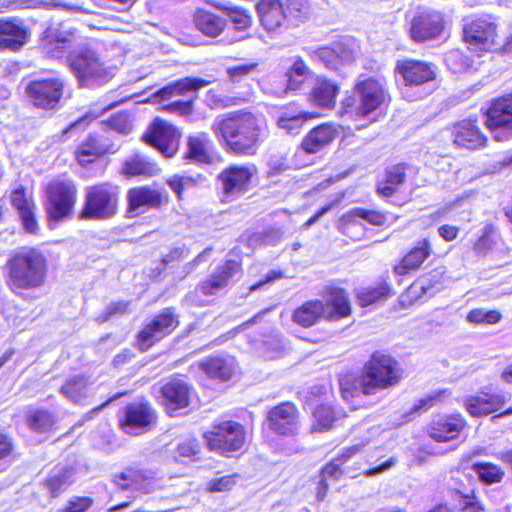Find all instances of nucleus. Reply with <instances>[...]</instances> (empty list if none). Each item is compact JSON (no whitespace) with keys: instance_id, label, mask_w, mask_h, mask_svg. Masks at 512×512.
<instances>
[{"instance_id":"f257e3e1","label":"nucleus","mask_w":512,"mask_h":512,"mask_svg":"<svg viewBox=\"0 0 512 512\" xmlns=\"http://www.w3.org/2000/svg\"><path fill=\"white\" fill-rule=\"evenodd\" d=\"M405 375L404 366L391 354H371L359 374L346 371L340 373L337 380L342 399L353 410H359L367 406L356 403L357 398L394 388L402 382Z\"/></svg>"},{"instance_id":"f03ea898","label":"nucleus","mask_w":512,"mask_h":512,"mask_svg":"<svg viewBox=\"0 0 512 512\" xmlns=\"http://www.w3.org/2000/svg\"><path fill=\"white\" fill-rule=\"evenodd\" d=\"M212 130L226 150L235 155H255L265 136L263 121L250 112H235L216 119Z\"/></svg>"},{"instance_id":"7ed1b4c3","label":"nucleus","mask_w":512,"mask_h":512,"mask_svg":"<svg viewBox=\"0 0 512 512\" xmlns=\"http://www.w3.org/2000/svg\"><path fill=\"white\" fill-rule=\"evenodd\" d=\"M47 272L45 255L32 247H22L12 252L3 266L5 284L17 296L25 291L41 289L46 283Z\"/></svg>"},{"instance_id":"20e7f679","label":"nucleus","mask_w":512,"mask_h":512,"mask_svg":"<svg viewBox=\"0 0 512 512\" xmlns=\"http://www.w3.org/2000/svg\"><path fill=\"white\" fill-rule=\"evenodd\" d=\"M351 306L347 293L342 288H332L326 304L320 300L304 303L293 313V321L303 327L314 325L321 317L338 320L349 316Z\"/></svg>"},{"instance_id":"39448f33","label":"nucleus","mask_w":512,"mask_h":512,"mask_svg":"<svg viewBox=\"0 0 512 512\" xmlns=\"http://www.w3.org/2000/svg\"><path fill=\"white\" fill-rule=\"evenodd\" d=\"M203 439L209 451L229 457L247 444V427L232 419L219 420L203 433Z\"/></svg>"},{"instance_id":"423d86ee","label":"nucleus","mask_w":512,"mask_h":512,"mask_svg":"<svg viewBox=\"0 0 512 512\" xmlns=\"http://www.w3.org/2000/svg\"><path fill=\"white\" fill-rule=\"evenodd\" d=\"M395 71L402 77V96L409 101H416L432 91V82L436 78L434 66L430 63L404 59L397 61Z\"/></svg>"},{"instance_id":"0eeeda50","label":"nucleus","mask_w":512,"mask_h":512,"mask_svg":"<svg viewBox=\"0 0 512 512\" xmlns=\"http://www.w3.org/2000/svg\"><path fill=\"white\" fill-rule=\"evenodd\" d=\"M362 449V444L345 447L338 455L322 466L315 488L318 501H323L326 498L331 482H337L345 475L350 478H356L361 475V462H355L353 465H348V463Z\"/></svg>"},{"instance_id":"6e6552de","label":"nucleus","mask_w":512,"mask_h":512,"mask_svg":"<svg viewBox=\"0 0 512 512\" xmlns=\"http://www.w3.org/2000/svg\"><path fill=\"white\" fill-rule=\"evenodd\" d=\"M118 187L109 183L89 186L85 189L84 204L79 220H107L118 212Z\"/></svg>"},{"instance_id":"1a4fd4ad","label":"nucleus","mask_w":512,"mask_h":512,"mask_svg":"<svg viewBox=\"0 0 512 512\" xmlns=\"http://www.w3.org/2000/svg\"><path fill=\"white\" fill-rule=\"evenodd\" d=\"M119 429L127 435L139 436L155 428L158 415L147 398H140L124 405L117 415Z\"/></svg>"},{"instance_id":"9d476101","label":"nucleus","mask_w":512,"mask_h":512,"mask_svg":"<svg viewBox=\"0 0 512 512\" xmlns=\"http://www.w3.org/2000/svg\"><path fill=\"white\" fill-rule=\"evenodd\" d=\"M68 63L81 86H93L106 82L109 71L97 53L88 46H80L69 52Z\"/></svg>"},{"instance_id":"9b49d317","label":"nucleus","mask_w":512,"mask_h":512,"mask_svg":"<svg viewBox=\"0 0 512 512\" xmlns=\"http://www.w3.org/2000/svg\"><path fill=\"white\" fill-rule=\"evenodd\" d=\"M463 406L467 413L476 418L495 415H512V394L505 391L485 389L465 398Z\"/></svg>"},{"instance_id":"f8f14e48","label":"nucleus","mask_w":512,"mask_h":512,"mask_svg":"<svg viewBox=\"0 0 512 512\" xmlns=\"http://www.w3.org/2000/svg\"><path fill=\"white\" fill-rule=\"evenodd\" d=\"M77 201V187L71 180L56 181L47 188L46 211L50 223L72 218Z\"/></svg>"},{"instance_id":"ddd939ff","label":"nucleus","mask_w":512,"mask_h":512,"mask_svg":"<svg viewBox=\"0 0 512 512\" xmlns=\"http://www.w3.org/2000/svg\"><path fill=\"white\" fill-rule=\"evenodd\" d=\"M264 425L279 437H294L301 425V412L293 401H282L269 407L265 413Z\"/></svg>"},{"instance_id":"4468645a","label":"nucleus","mask_w":512,"mask_h":512,"mask_svg":"<svg viewBox=\"0 0 512 512\" xmlns=\"http://www.w3.org/2000/svg\"><path fill=\"white\" fill-rule=\"evenodd\" d=\"M355 89L357 98L346 100L344 104L346 112L355 113L359 116H368L385 101L386 90L384 85L378 80L367 78L359 81Z\"/></svg>"},{"instance_id":"2eb2a0df","label":"nucleus","mask_w":512,"mask_h":512,"mask_svg":"<svg viewBox=\"0 0 512 512\" xmlns=\"http://www.w3.org/2000/svg\"><path fill=\"white\" fill-rule=\"evenodd\" d=\"M468 428V421L462 413L439 412L428 422L426 434L436 443H448L458 440Z\"/></svg>"},{"instance_id":"dca6fc26","label":"nucleus","mask_w":512,"mask_h":512,"mask_svg":"<svg viewBox=\"0 0 512 512\" xmlns=\"http://www.w3.org/2000/svg\"><path fill=\"white\" fill-rule=\"evenodd\" d=\"M463 37L469 50L478 56L502 48L496 25L486 19H477L465 25Z\"/></svg>"},{"instance_id":"f3484780","label":"nucleus","mask_w":512,"mask_h":512,"mask_svg":"<svg viewBox=\"0 0 512 512\" xmlns=\"http://www.w3.org/2000/svg\"><path fill=\"white\" fill-rule=\"evenodd\" d=\"M485 124L497 141L512 137V94L492 101L486 112Z\"/></svg>"},{"instance_id":"a211bd4d","label":"nucleus","mask_w":512,"mask_h":512,"mask_svg":"<svg viewBox=\"0 0 512 512\" xmlns=\"http://www.w3.org/2000/svg\"><path fill=\"white\" fill-rule=\"evenodd\" d=\"M255 171L252 165H230L222 170L217 180L225 199L232 201L245 194Z\"/></svg>"},{"instance_id":"6ab92c4d","label":"nucleus","mask_w":512,"mask_h":512,"mask_svg":"<svg viewBox=\"0 0 512 512\" xmlns=\"http://www.w3.org/2000/svg\"><path fill=\"white\" fill-rule=\"evenodd\" d=\"M162 406L169 416H174L179 410L188 408L195 396L191 383L182 378L174 377L165 382L160 389Z\"/></svg>"},{"instance_id":"aec40b11","label":"nucleus","mask_w":512,"mask_h":512,"mask_svg":"<svg viewBox=\"0 0 512 512\" xmlns=\"http://www.w3.org/2000/svg\"><path fill=\"white\" fill-rule=\"evenodd\" d=\"M155 480V472L140 465L125 467L113 477V482L118 489L144 494L154 491Z\"/></svg>"},{"instance_id":"412c9836","label":"nucleus","mask_w":512,"mask_h":512,"mask_svg":"<svg viewBox=\"0 0 512 512\" xmlns=\"http://www.w3.org/2000/svg\"><path fill=\"white\" fill-rule=\"evenodd\" d=\"M179 137L177 129L160 118H156L143 135L147 144L158 149L166 157H172L177 151Z\"/></svg>"},{"instance_id":"4be33fe9","label":"nucleus","mask_w":512,"mask_h":512,"mask_svg":"<svg viewBox=\"0 0 512 512\" xmlns=\"http://www.w3.org/2000/svg\"><path fill=\"white\" fill-rule=\"evenodd\" d=\"M64 83L59 78L31 81L26 93L31 102L43 109H54L63 94Z\"/></svg>"},{"instance_id":"5701e85b","label":"nucleus","mask_w":512,"mask_h":512,"mask_svg":"<svg viewBox=\"0 0 512 512\" xmlns=\"http://www.w3.org/2000/svg\"><path fill=\"white\" fill-rule=\"evenodd\" d=\"M177 325L178 320L172 309H165L139 332L137 337L139 349L148 350L155 342L171 333Z\"/></svg>"},{"instance_id":"b1692460","label":"nucleus","mask_w":512,"mask_h":512,"mask_svg":"<svg viewBox=\"0 0 512 512\" xmlns=\"http://www.w3.org/2000/svg\"><path fill=\"white\" fill-rule=\"evenodd\" d=\"M444 29L441 13L437 11L418 12L410 22V36L415 42H425L440 36Z\"/></svg>"},{"instance_id":"393cba45","label":"nucleus","mask_w":512,"mask_h":512,"mask_svg":"<svg viewBox=\"0 0 512 512\" xmlns=\"http://www.w3.org/2000/svg\"><path fill=\"white\" fill-rule=\"evenodd\" d=\"M74 33L63 25H50L42 38L45 55L54 59L64 58L73 46Z\"/></svg>"},{"instance_id":"a878e982","label":"nucleus","mask_w":512,"mask_h":512,"mask_svg":"<svg viewBox=\"0 0 512 512\" xmlns=\"http://www.w3.org/2000/svg\"><path fill=\"white\" fill-rule=\"evenodd\" d=\"M31 32L18 18L0 20V51L17 52L30 40Z\"/></svg>"},{"instance_id":"bb28decb","label":"nucleus","mask_w":512,"mask_h":512,"mask_svg":"<svg viewBox=\"0 0 512 512\" xmlns=\"http://www.w3.org/2000/svg\"><path fill=\"white\" fill-rule=\"evenodd\" d=\"M308 55L313 61L319 62L331 70H337L343 63L354 60L353 51L340 43L335 44L333 47L308 50Z\"/></svg>"},{"instance_id":"cd10ccee","label":"nucleus","mask_w":512,"mask_h":512,"mask_svg":"<svg viewBox=\"0 0 512 512\" xmlns=\"http://www.w3.org/2000/svg\"><path fill=\"white\" fill-rule=\"evenodd\" d=\"M128 212L133 215H139L146 212L149 208H156L161 205V193L149 187H137L130 189L127 193Z\"/></svg>"},{"instance_id":"c85d7f7f","label":"nucleus","mask_w":512,"mask_h":512,"mask_svg":"<svg viewBox=\"0 0 512 512\" xmlns=\"http://www.w3.org/2000/svg\"><path fill=\"white\" fill-rule=\"evenodd\" d=\"M453 142L459 147L476 150L484 147L487 139L472 120H463L454 125Z\"/></svg>"},{"instance_id":"c756f323","label":"nucleus","mask_w":512,"mask_h":512,"mask_svg":"<svg viewBox=\"0 0 512 512\" xmlns=\"http://www.w3.org/2000/svg\"><path fill=\"white\" fill-rule=\"evenodd\" d=\"M338 135L337 129L328 123L313 128L302 140L305 153L314 154L329 145Z\"/></svg>"},{"instance_id":"7c9ffc66","label":"nucleus","mask_w":512,"mask_h":512,"mask_svg":"<svg viewBox=\"0 0 512 512\" xmlns=\"http://www.w3.org/2000/svg\"><path fill=\"white\" fill-rule=\"evenodd\" d=\"M257 12L262 26L268 31H275L286 21L287 12L280 0H261Z\"/></svg>"},{"instance_id":"2f4dec72","label":"nucleus","mask_w":512,"mask_h":512,"mask_svg":"<svg viewBox=\"0 0 512 512\" xmlns=\"http://www.w3.org/2000/svg\"><path fill=\"white\" fill-rule=\"evenodd\" d=\"M347 415L339 412L329 403H321L315 406L312 411L311 432L323 433L333 429L337 422Z\"/></svg>"},{"instance_id":"473e14b6","label":"nucleus","mask_w":512,"mask_h":512,"mask_svg":"<svg viewBox=\"0 0 512 512\" xmlns=\"http://www.w3.org/2000/svg\"><path fill=\"white\" fill-rule=\"evenodd\" d=\"M239 263L234 260H228L217 269L211 277L200 284V290L205 295H215L224 289L229 280L238 272Z\"/></svg>"},{"instance_id":"72a5a7b5","label":"nucleus","mask_w":512,"mask_h":512,"mask_svg":"<svg viewBox=\"0 0 512 512\" xmlns=\"http://www.w3.org/2000/svg\"><path fill=\"white\" fill-rule=\"evenodd\" d=\"M339 86L324 77H317L310 93L311 102L319 107L331 109L335 106Z\"/></svg>"},{"instance_id":"f704fd0d","label":"nucleus","mask_w":512,"mask_h":512,"mask_svg":"<svg viewBox=\"0 0 512 512\" xmlns=\"http://www.w3.org/2000/svg\"><path fill=\"white\" fill-rule=\"evenodd\" d=\"M432 252L431 244L427 239H422L403 257L400 264L395 266L398 275H405L412 270H417Z\"/></svg>"},{"instance_id":"c9c22d12","label":"nucleus","mask_w":512,"mask_h":512,"mask_svg":"<svg viewBox=\"0 0 512 512\" xmlns=\"http://www.w3.org/2000/svg\"><path fill=\"white\" fill-rule=\"evenodd\" d=\"M25 424L34 433H49L57 429V418L48 409L33 408L26 412Z\"/></svg>"},{"instance_id":"e433bc0d","label":"nucleus","mask_w":512,"mask_h":512,"mask_svg":"<svg viewBox=\"0 0 512 512\" xmlns=\"http://www.w3.org/2000/svg\"><path fill=\"white\" fill-rule=\"evenodd\" d=\"M74 483V470L70 466H62L49 474L42 482L51 498H58Z\"/></svg>"},{"instance_id":"4c0bfd02","label":"nucleus","mask_w":512,"mask_h":512,"mask_svg":"<svg viewBox=\"0 0 512 512\" xmlns=\"http://www.w3.org/2000/svg\"><path fill=\"white\" fill-rule=\"evenodd\" d=\"M311 69L300 58H296L292 66L286 72V86L283 90L276 92V95L282 97L290 91H299L303 88L304 83L312 76Z\"/></svg>"},{"instance_id":"58836bf2","label":"nucleus","mask_w":512,"mask_h":512,"mask_svg":"<svg viewBox=\"0 0 512 512\" xmlns=\"http://www.w3.org/2000/svg\"><path fill=\"white\" fill-rule=\"evenodd\" d=\"M209 83V81L202 78L186 77L158 90L154 97L166 100L174 96L185 95L188 92L196 93L200 88L207 86Z\"/></svg>"},{"instance_id":"ea45409f","label":"nucleus","mask_w":512,"mask_h":512,"mask_svg":"<svg viewBox=\"0 0 512 512\" xmlns=\"http://www.w3.org/2000/svg\"><path fill=\"white\" fill-rule=\"evenodd\" d=\"M161 172L159 165L151 158L135 154L128 158L123 165V173L127 176L153 177Z\"/></svg>"},{"instance_id":"a19ab883","label":"nucleus","mask_w":512,"mask_h":512,"mask_svg":"<svg viewBox=\"0 0 512 512\" xmlns=\"http://www.w3.org/2000/svg\"><path fill=\"white\" fill-rule=\"evenodd\" d=\"M193 22L197 30L212 38L219 36L226 27L225 19L204 9H198L194 13Z\"/></svg>"},{"instance_id":"79ce46f5","label":"nucleus","mask_w":512,"mask_h":512,"mask_svg":"<svg viewBox=\"0 0 512 512\" xmlns=\"http://www.w3.org/2000/svg\"><path fill=\"white\" fill-rule=\"evenodd\" d=\"M112 148L100 137L89 135L87 139L79 146L77 150L78 162L84 166L105 153L115 152Z\"/></svg>"},{"instance_id":"37998d69","label":"nucleus","mask_w":512,"mask_h":512,"mask_svg":"<svg viewBox=\"0 0 512 512\" xmlns=\"http://www.w3.org/2000/svg\"><path fill=\"white\" fill-rule=\"evenodd\" d=\"M309 118H312L309 113L286 108L277 117L276 125L289 135H298Z\"/></svg>"},{"instance_id":"c03bdc74","label":"nucleus","mask_w":512,"mask_h":512,"mask_svg":"<svg viewBox=\"0 0 512 512\" xmlns=\"http://www.w3.org/2000/svg\"><path fill=\"white\" fill-rule=\"evenodd\" d=\"M200 366L209 378L220 382L229 381L235 373L232 363L218 356L208 357Z\"/></svg>"},{"instance_id":"a18cd8bd","label":"nucleus","mask_w":512,"mask_h":512,"mask_svg":"<svg viewBox=\"0 0 512 512\" xmlns=\"http://www.w3.org/2000/svg\"><path fill=\"white\" fill-rule=\"evenodd\" d=\"M367 467L361 464V475L372 477L389 470L396 464V458H385L383 449L377 447L368 453L365 457Z\"/></svg>"},{"instance_id":"49530a36","label":"nucleus","mask_w":512,"mask_h":512,"mask_svg":"<svg viewBox=\"0 0 512 512\" xmlns=\"http://www.w3.org/2000/svg\"><path fill=\"white\" fill-rule=\"evenodd\" d=\"M216 9L224 12L238 30H245L251 25L250 15L242 8L232 5L228 1H208Z\"/></svg>"},{"instance_id":"de8ad7c7","label":"nucleus","mask_w":512,"mask_h":512,"mask_svg":"<svg viewBox=\"0 0 512 512\" xmlns=\"http://www.w3.org/2000/svg\"><path fill=\"white\" fill-rule=\"evenodd\" d=\"M405 165L398 164L386 171L385 182L377 186V192L384 197H391L405 181Z\"/></svg>"},{"instance_id":"09e8293b","label":"nucleus","mask_w":512,"mask_h":512,"mask_svg":"<svg viewBox=\"0 0 512 512\" xmlns=\"http://www.w3.org/2000/svg\"><path fill=\"white\" fill-rule=\"evenodd\" d=\"M471 468L485 485L500 483L505 477V471L499 465L492 462H475Z\"/></svg>"},{"instance_id":"8fccbe9b","label":"nucleus","mask_w":512,"mask_h":512,"mask_svg":"<svg viewBox=\"0 0 512 512\" xmlns=\"http://www.w3.org/2000/svg\"><path fill=\"white\" fill-rule=\"evenodd\" d=\"M89 381L84 376L69 378L62 386L61 393L75 403H82L88 395Z\"/></svg>"},{"instance_id":"3c124183","label":"nucleus","mask_w":512,"mask_h":512,"mask_svg":"<svg viewBox=\"0 0 512 512\" xmlns=\"http://www.w3.org/2000/svg\"><path fill=\"white\" fill-rule=\"evenodd\" d=\"M501 237L497 228L488 224L483 228L482 235L474 244V251L478 255L485 256L492 251L500 242Z\"/></svg>"},{"instance_id":"603ef678","label":"nucleus","mask_w":512,"mask_h":512,"mask_svg":"<svg viewBox=\"0 0 512 512\" xmlns=\"http://www.w3.org/2000/svg\"><path fill=\"white\" fill-rule=\"evenodd\" d=\"M186 157L197 163H211L212 157L208 152V141L200 137H189Z\"/></svg>"},{"instance_id":"864d4df0","label":"nucleus","mask_w":512,"mask_h":512,"mask_svg":"<svg viewBox=\"0 0 512 512\" xmlns=\"http://www.w3.org/2000/svg\"><path fill=\"white\" fill-rule=\"evenodd\" d=\"M445 270L443 267H437L430 271L428 274L422 276L416 286L422 290L426 295H433L435 292L442 289V281L444 278Z\"/></svg>"},{"instance_id":"5fc2aeb1","label":"nucleus","mask_w":512,"mask_h":512,"mask_svg":"<svg viewBox=\"0 0 512 512\" xmlns=\"http://www.w3.org/2000/svg\"><path fill=\"white\" fill-rule=\"evenodd\" d=\"M344 219L347 222V227L356 222V219H363L368 223L375 226H382L386 222V217L384 214L374 211L367 210L363 208H354L349 213L344 216Z\"/></svg>"},{"instance_id":"6e6d98bb","label":"nucleus","mask_w":512,"mask_h":512,"mask_svg":"<svg viewBox=\"0 0 512 512\" xmlns=\"http://www.w3.org/2000/svg\"><path fill=\"white\" fill-rule=\"evenodd\" d=\"M201 445L196 439H186L180 442L175 449V459L177 461L195 462L200 459Z\"/></svg>"},{"instance_id":"4d7b16f0","label":"nucleus","mask_w":512,"mask_h":512,"mask_svg":"<svg viewBox=\"0 0 512 512\" xmlns=\"http://www.w3.org/2000/svg\"><path fill=\"white\" fill-rule=\"evenodd\" d=\"M259 64L257 62L239 63L226 68L228 80L233 84H240L257 71Z\"/></svg>"},{"instance_id":"13d9d810","label":"nucleus","mask_w":512,"mask_h":512,"mask_svg":"<svg viewBox=\"0 0 512 512\" xmlns=\"http://www.w3.org/2000/svg\"><path fill=\"white\" fill-rule=\"evenodd\" d=\"M446 66L453 73H462L471 67V60L461 50L453 49L445 54Z\"/></svg>"},{"instance_id":"bf43d9fd","label":"nucleus","mask_w":512,"mask_h":512,"mask_svg":"<svg viewBox=\"0 0 512 512\" xmlns=\"http://www.w3.org/2000/svg\"><path fill=\"white\" fill-rule=\"evenodd\" d=\"M452 497L458 503L459 512L473 510V508H478V504L483 503L475 489H471L467 492L461 491L460 489H453Z\"/></svg>"},{"instance_id":"052dcab7","label":"nucleus","mask_w":512,"mask_h":512,"mask_svg":"<svg viewBox=\"0 0 512 512\" xmlns=\"http://www.w3.org/2000/svg\"><path fill=\"white\" fill-rule=\"evenodd\" d=\"M131 301H115L111 302L106 309L97 316V322L104 323L111 319L122 317L131 313Z\"/></svg>"},{"instance_id":"680f3d73","label":"nucleus","mask_w":512,"mask_h":512,"mask_svg":"<svg viewBox=\"0 0 512 512\" xmlns=\"http://www.w3.org/2000/svg\"><path fill=\"white\" fill-rule=\"evenodd\" d=\"M15 457V442L4 432H0V473L6 471L7 463Z\"/></svg>"},{"instance_id":"e2e57ef3","label":"nucleus","mask_w":512,"mask_h":512,"mask_svg":"<svg viewBox=\"0 0 512 512\" xmlns=\"http://www.w3.org/2000/svg\"><path fill=\"white\" fill-rule=\"evenodd\" d=\"M389 294V289L385 286H379L372 289H364L358 293L359 304L363 307L372 305L379 300L385 299Z\"/></svg>"},{"instance_id":"0e129e2a","label":"nucleus","mask_w":512,"mask_h":512,"mask_svg":"<svg viewBox=\"0 0 512 512\" xmlns=\"http://www.w3.org/2000/svg\"><path fill=\"white\" fill-rule=\"evenodd\" d=\"M237 478H239L238 473L213 478L207 483L206 490L210 493L230 491L235 486Z\"/></svg>"},{"instance_id":"69168bd1","label":"nucleus","mask_w":512,"mask_h":512,"mask_svg":"<svg viewBox=\"0 0 512 512\" xmlns=\"http://www.w3.org/2000/svg\"><path fill=\"white\" fill-rule=\"evenodd\" d=\"M107 126L123 135H127L132 130V123L127 112H119L109 118Z\"/></svg>"},{"instance_id":"338daca9","label":"nucleus","mask_w":512,"mask_h":512,"mask_svg":"<svg viewBox=\"0 0 512 512\" xmlns=\"http://www.w3.org/2000/svg\"><path fill=\"white\" fill-rule=\"evenodd\" d=\"M195 180L191 177L175 175L167 180L169 187L177 194L180 199L182 193L195 186Z\"/></svg>"},{"instance_id":"774afa93","label":"nucleus","mask_w":512,"mask_h":512,"mask_svg":"<svg viewBox=\"0 0 512 512\" xmlns=\"http://www.w3.org/2000/svg\"><path fill=\"white\" fill-rule=\"evenodd\" d=\"M92 504L93 500L88 496L72 497L61 512H86Z\"/></svg>"}]
</instances>
